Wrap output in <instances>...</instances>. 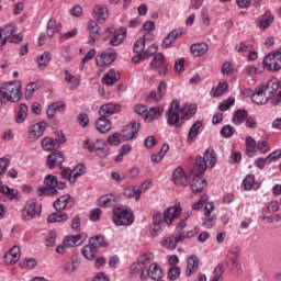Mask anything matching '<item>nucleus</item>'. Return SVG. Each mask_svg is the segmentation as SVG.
<instances>
[{"instance_id":"61","label":"nucleus","mask_w":281,"mask_h":281,"mask_svg":"<svg viewBox=\"0 0 281 281\" xmlns=\"http://www.w3.org/2000/svg\"><path fill=\"white\" fill-rule=\"evenodd\" d=\"M216 222L215 215H205L204 222L202 223L203 227L206 229H211Z\"/></svg>"},{"instance_id":"48","label":"nucleus","mask_w":281,"mask_h":281,"mask_svg":"<svg viewBox=\"0 0 281 281\" xmlns=\"http://www.w3.org/2000/svg\"><path fill=\"white\" fill-rule=\"evenodd\" d=\"M228 89V85L226 82H220L217 87L212 88L211 95L212 98H220V95H224Z\"/></svg>"},{"instance_id":"7","label":"nucleus","mask_w":281,"mask_h":281,"mask_svg":"<svg viewBox=\"0 0 281 281\" xmlns=\"http://www.w3.org/2000/svg\"><path fill=\"white\" fill-rule=\"evenodd\" d=\"M263 67L269 71H278L281 69V48L274 53L268 54L263 58Z\"/></svg>"},{"instance_id":"26","label":"nucleus","mask_w":281,"mask_h":281,"mask_svg":"<svg viewBox=\"0 0 281 281\" xmlns=\"http://www.w3.org/2000/svg\"><path fill=\"white\" fill-rule=\"evenodd\" d=\"M147 276L153 281H159L164 277V270L157 262H153L149 266V269L147 271Z\"/></svg>"},{"instance_id":"13","label":"nucleus","mask_w":281,"mask_h":281,"mask_svg":"<svg viewBox=\"0 0 281 281\" xmlns=\"http://www.w3.org/2000/svg\"><path fill=\"white\" fill-rule=\"evenodd\" d=\"M142 115L143 120L146 124H150V122H155V120H159L161 115H164V110L160 108H148L146 105H142Z\"/></svg>"},{"instance_id":"19","label":"nucleus","mask_w":281,"mask_h":281,"mask_svg":"<svg viewBox=\"0 0 281 281\" xmlns=\"http://www.w3.org/2000/svg\"><path fill=\"white\" fill-rule=\"evenodd\" d=\"M171 181H173L175 186H188V175L181 167H177L171 176Z\"/></svg>"},{"instance_id":"23","label":"nucleus","mask_w":281,"mask_h":281,"mask_svg":"<svg viewBox=\"0 0 281 281\" xmlns=\"http://www.w3.org/2000/svg\"><path fill=\"white\" fill-rule=\"evenodd\" d=\"M44 186H46V188H54L55 190H65V188H67L66 182H58V177L53 175H47L44 178Z\"/></svg>"},{"instance_id":"10","label":"nucleus","mask_w":281,"mask_h":281,"mask_svg":"<svg viewBox=\"0 0 281 281\" xmlns=\"http://www.w3.org/2000/svg\"><path fill=\"white\" fill-rule=\"evenodd\" d=\"M87 173V167L83 164L77 165L72 170L70 168H65L61 171L63 179H67L69 183H76L78 177Z\"/></svg>"},{"instance_id":"18","label":"nucleus","mask_w":281,"mask_h":281,"mask_svg":"<svg viewBox=\"0 0 281 281\" xmlns=\"http://www.w3.org/2000/svg\"><path fill=\"white\" fill-rule=\"evenodd\" d=\"M120 111H122V105L106 103L99 109V115L102 117H111V115H115V113H120Z\"/></svg>"},{"instance_id":"24","label":"nucleus","mask_w":281,"mask_h":281,"mask_svg":"<svg viewBox=\"0 0 281 281\" xmlns=\"http://www.w3.org/2000/svg\"><path fill=\"white\" fill-rule=\"evenodd\" d=\"M117 80H120V71L110 69L106 74L103 75L101 82L106 87H113Z\"/></svg>"},{"instance_id":"33","label":"nucleus","mask_w":281,"mask_h":281,"mask_svg":"<svg viewBox=\"0 0 281 281\" xmlns=\"http://www.w3.org/2000/svg\"><path fill=\"white\" fill-rule=\"evenodd\" d=\"M273 15L270 11H267L258 19V26L260 30H266L270 26V24L273 22Z\"/></svg>"},{"instance_id":"51","label":"nucleus","mask_w":281,"mask_h":281,"mask_svg":"<svg viewBox=\"0 0 281 281\" xmlns=\"http://www.w3.org/2000/svg\"><path fill=\"white\" fill-rule=\"evenodd\" d=\"M115 203V195L113 194H108V195H102L99 199V205L100 207H111Z\"/></svg>"},{"instance_id":"16","label":"nucleus","mask_w":281,"mask_h":281,"mask_svg":"<svg viewBox=\"0 0 281 281\" xmlns=\"http://www.w3.org/2000/svg\"><path fill=\"white\" fill-rule=\"evenodd\" d=\"M53 206L57 212H63V210H70V207H74V198L69 194L61 195L59 199H57Z\"/></svg>"},{"instance_id":"1","label":"nucleus","mask_w":281,"mask_h":281,"mask_svg":"<svg viewBox=\"0 0 281 281\" xmlns=\"http://www.w3.org/2000/svg\"><path fill=\"white\" fill-rule=\"evenodd\" d=\"M216 164V155L215 151L211 148H207L203 155V157L198 156L195 158V166H198V171L191 170L192 175H194L191 181V190L193 193H199L206 188V180L202 179L200 175L205 172L206 168H214Z\"/></svg>"},{"instance_id":"14","label":"nucleus","mask_w":281,"mask_h":281,"mask_svg":"<svg viewBox=\"0 0 281 281\" xmlns=\"http://www.w3.org/2000/svg\"><path fill=\"white\" fill-rule=\"evenodd\" d=\"M183 241H186V239H183V235L180 234H173L167 238L164 239V241L161 243V246L164 249L167 250H175L177 249V246L179 244H183Z\"/></svg>"},{"instance_id":"35","label":"nucleus","mask_w":281,"mask_h":281,"mask_svg":"<svg viewBox=\"0 0 281 281\" xmlns=\"http://www.w3.org/2000/svg\"><path fill=\"white\" fill-rule=\"evenodd\" d=\"M203 126V122L202 121H195L188 133V142L192 143L194 142V139H196L198 135H199V131L200 128Z\"/></svg>"},{"instance_id":"40","label":"nucleus","mask_w":281,"mask_h":281,"mask_svg":"<svg viewBox=\"0 0 281 281\" xmlns=\"http://www.w3.org/2000/svg\"><path fill=\"white\" fill-rule=\"evenodd\" d=\"M123 194L124 196H127V199H135L136 201H139L142 190L137 189L136 187H127L124 189Z\"/></svg>"},{"instance_id":"63","label":"nucleus","mask_w":281,"mask_h":281,"mask_svg":"<svg viewBox=\"0 0 281 281\" xmlns=\"http://www.w3.org/2000/svg\"><path fill=\"white\" fill-rule=\"evenodd\" d=\"M235 133V130L231 125H225L221 130L222 137H232Z\"/></svg>"},{"instance_id":"34","label":"nucleus","mask_w":281,"mask_h":281,"mask_svg":"<svg viewBox=\"0 0 281 281\" xmlns=\"http://www.w3.org/2000/svg\"><path fill=\"white\" fill-rule=\"evenodd\" d=\"M181 35H183V31H181V30H173V31H171V32L166 36V38L162 41V46H164L165 48L170 47V45L177 41V37H179V36H181Z\"/></svg>"},{"instance_id":"47","label":"nucleus","mask_w":281,"mask_h":281,"mask_svg":"<svg viewBox=\"0 0 281 281\" xmlns=\"http://www.w3.org/2000/svg\"><path fill=\"white\" fill-rule=\"evenodd\" d=\"M159 47L155 44H151L147 49H146V44H143V54H142V59H148L151 56L157 55V50Z\"/></svg>"},{"instance_id":"56","label":"nucleus","mask_w":281,"mask_h":281,"mask_svg":"<svg viewBox=\"0 0 281 281\" xmlns=\"http://www.w3.org/2000/svg\"><path fill=\"white\" fill-rule=\"evenodd\" d=\"M36 265L37 262H36V259L34 258H25L20 262L21 269H26V270L34 269Z\"/></svg>"},{"instance_id":"46","label":"nucleus","mask_w":281,"mask_h":281,"mask_svg":"<svg viewBox=\"0 0 281 281\" xmlns=\"http://www.w3.org/2000/svg\"><path fill=\"white\" fill-rule=\"evenodd\" d=\"M1 193L4 194L5 196H8V199H10V201H14V199H19V190L12 189V188L8 187L7 184H3L1 187Z\"/></svg>"},{"instance_id":"41","label":"nucleus","mask_w":281,"mask_h":281,"mask_svg":"<svg viewBox=\"0 0 281 281\" xmlns=\"http://www.w3.org/2000/svg\"><path fill=\"white\" fill-rule=\"evenodd\" d=\"M81 254L87 260H95V254H98V250L97 248L88 244L83 246V248L81 249Z\"/></svg>"},{"instance_id":"8","label":"nucleus","mask_w":281,"mask_h":281,"mask_svg":"<svg viewBox=\"0 0 281 281\" xmlns=\"http://www.w3.org/2000/svg\"><path fill=\"white\" fill-rule=\"evenodd\" d=\"M85 148H88L89 153H95L98 157H101V159H104L109 153L106 151V142L102 138L97 139V144H100V146H95V143L89 138H86L85 142Z\"/></svg>"},{"instance_id":"22","label":"nucleus","mask_w":281,"mask_h":281,"mask_svg":"<svg viewBox=\"0 0 281 281\" xmlns=\"http://www.w3.org/2000/svg\"><path fill=\"white\" fill-rule=\"evenodd\" d=\"M14 32H16V24H8L3 29H0V47H3L8 43Z\"/></svg>"},{"instance_id":"12","label":"nucleus","mask_w":281,"mask_h":281,"mask_svg":"<svg viewBox=\"0 0 281 281\" xmlns=\"http://www.w3.org/2000/svg\"><path fill=\"white\" fill-rule=\"evenodd\" d=\"M140 124L133 121L125 125L122 130V140L130 142V139H136L139 133Z\"/></svg>"},{"instance_id":"43","label":"nucleus","mask_w":281,"mask_h":281,"mask_svg":"<svg viewBox=\"0 0 281 281\" xmlns=\"http://www.w3.org/2000/svg\"><path fill=\"white\" fill-rule=\"evenodd\" d=\"M257 144L256 140L251 136L246 137V155L252 157L256 155Z\"/></svg>"},{"instance_id":"32","label":"nucleus","mask_w":281,"mask_h":281,"mask_svg":"<svg viewBox=\"0 0 281 281\" xmlns=\"http://www.w3.org/2000/svg\"><path fill=\"white\" fill-rule=\"evenodd\" d=\"M63 30V24L57 23L55 19H50L47 22V29L46 33L49 38L54 37V34H60V31Z\"/></svg>"},{"instance_id":"9","label":"nucleus","mask_w":281,"mask_h":281,"mask_svg":"<svg viewBox=\"0 0 281 281\" xmlns=\"http://www.w3.org/2000/svg\"><path fill=\"white\" fill-rule=\"evenodd\" d=\"M149 67L157 70L160 76L168 75V60H166V55L162 53L156 54L151 59Z\"/></svg>"},{"instance_id":"3","label":"nucleus","mask_w":281,"mask_h":281,"mask_svg":"<svg viewBox=\"0 0 281 281\" xmlns=\"http://www.w3.org/2000/svg\"><path fill=\"white\" fill-rule=\"evenodd\" d=\"M21 89L22 86L19 80L4 82L0 87V98H3L7 102H19L23 98V91Z\"/></svg>"},{"instance_id":"30","label":"nucleus","mask_w":281,"mask_h":281,"mask_svg":"<svg viewBox=\"0 0 281 281\" xmlns=\"http://www.w3.org/2000/svg\"><path fill=\"white\" fill-rule=\"evenodd\" d=\"M260 89H262V92L267 97L268 100H270L271 95H274L279 89V83L276 81H268L267 85L260 86Z\"/></svg>"},{"instance_id":"21","label":"nucleus","mask_w":281,"mask_h":281,"mask_svg":"<svg viewBox=\"0 0 281 281\" xmlns=\"http://www.w3.org/2000/svg\"><path fill=\"white\" fill-rule=\"evenodd\" d=\"M181 215V207L180 206H173L169 207L164 212V222L168 226L172 225V222H175V218L179 217Z\"/></svg>"},{"instance_id":"20","label":"nucleus","mask_w":281,"mask_h":281,"mask_svg":"<svg viewBox=\"0 0 281 281\" xmlns=\"http://www.w3.org/2000/svg\"><path fill=\"white\" fill-rule=\"evenodd\" d=\"M21 260V248L19 246H13L4 255V261L7 265H16Z\"/></svg>"},{"instance_id":"54","label":"nucleus","mask_w":281,"mask_h":281,"mask_svg":"<svg viewBox=\"0 0 281 281\" xmlns=\"http://www.w3.org/2000/svg\"><path fill=\"white\" fill-rule=\"evenodd\" d=\"M132 148L133 147L130 144L123 145L119 151V155L114 158V161L116 164H120V161H123L124 157H126V155H128V153H131Z\"/></svg>"},{"instance_id":"15","label":"nucleus","mask_w":281,"mask_h":281,"mask_svg":"<svg viewBox=\"0 0 281 281\" xmlns=\"http://www.w3.org/2000/svg\"><path fill=\"white\" fill-rule=\"evenodd\" d=\"M89 32L88 44L95 45L97 41H100V25L94 20H90L87 27Z\"/></svg>"},{"instance_id":"37","label":"nucleus","mask_w":281,"mask_h":281,"mask_svg":"<svg viewBox=\"0 0 281 281\" xmlns=\"http://www.w3.org/2000/svg\"><path fill=\"white\" fill-rule=\"evenodd\" d=\"M209 49L206 43H196L191 45L190 50L195 57L203 56Z\"/></svg>"},{"instance_id":"36","label":"nucleus","mask_w":281,"mask_h":281,"mask_svg":"<svg viewBox=\"0 0 281 281\" xmlns=\"http://www.w3.org/2000/svg\"><path fill=\"white\" fill-rule=\"evenodd\" d=\"M198 268H199V258L196 256H191L187 262V277L194 274Z\"/></svg>"},{"instance_id":"58","label":"nucleus","mask_w":281,"mask_h":281,"mask_svg":"<svg viewBox=\"0 0 281 281\" xmlns=\"http://www.w3.org/2000/svg\"><path fill=\"white\" fill-rule=\"evenodd\" d=\"M37 90H38V85L36 82L29 83L24 92L26 100H30V98L34 95V91H37Z\"/></svg>"},{"instance_id":"60","label":"nucleus","mask_w":281,"mask_h":281,"mask_svg":"<svg viewBox=\"0 0 281 281\" xmlns=\"http://www.w3.org/2000/svg\"><path fill=\"white\" fill-rule=\"evenodd\" d=\"M224 266L218 263L214 269V277L211 281H223Z\"/></svg>"},{"instance_id":"55","label":"nucleus","mask_w":281,"mask_h":281,"mask_svg":"<svg viewBox=\"0 0 281 281\" xmlns=\"http://www.w3.org/2000/svg\"><path fill=\"white\" fill-rule=\"evenodd\" d=\"M106 143L110 146H120V144H122V134L117 132L113 133L108 137Z\"/></svg>"},{"instance_id":"42","label":"nucleus","mask_w":281,"mask_h":281,"mask_svg":"<svg viewBox=\"0 0 281 281\" xmlns=\"http://www.w3.org/2000/svg\"><path fill=\"white\" fill-rule=\"evenodd\" d=\"M69 218V215L67 213H63L60 211H57L50 215H48L47 221L49 223H63Z\"/></svg>"},{"instance_id":"2","label":"nucleus","mask_w":281,"mask_h":281,"mask_svg":"<svg viewBox=\"0 0 281 281\" xmlns=\"http://www.w3.org/2000/svg\"><path fill=\"white\" fill-rule=\"evenodd\" d=\"M179 113H184L183 117L179 116ZM196 114V104H190L188 110L181 108V102L179 100H173L167 112V122L169 126H176L181 128L183 125L182 120H190L193 115Z\"/></svg>"},{"instance_id":"29","label":"nucleus","mask_w":281,"mask_h":281,"mask_svg":"<svg viewBox=\"0 0 281 281\" xmlns=\"http://www.w3.org/2000/svg\"><path fill=\"white\" fill-rule=\"evenodd\" d=\"M251 100L255 104H258V106H261L263 104H267L268 100L262 88L260 86H258L255 89V93H252L251 95Z\"/></svg>"},{"instance_id":"17","label":"nucleus","mask_w":281,"mask_h":281,"mask_svg":"<svg viewBox=\"0 0 281 281\" xmlns=\"http://www.w3.org/2000/svg\"><path fill=\"white\" fill-rule=\"evenodd\" d=\"M65 161V155L63 151H53L50 155L47 157V166L50 168V170H54L56 166L59 168H63V162Z\"/></svg>"},{"instance_id":"25","label":"nucleus","mask_w":281,"mask_h":281,"mask_svg":"<svg viewBox=\"0 0 281 281\" xmlns=\"http://www.w3.org/2000/svg\"><path fill=\"white\" fill-rule=\"evenodd\" d=\"M128 31L126 27H121L119 31H114V34L112 35V38L110 41V45L112 47H117V45H122L124 43V40L126 38V34Z\"/></svg>"},{"instance_id":"45","label":"nucleus","mask_w":281,"mask_h":281,"mask_svg":"<svg viewBox=\"0 0 281 281\" xmlns=\"http://www.w3.org/2000/svg\"><path fill=\"white\" fill-rule=\"evenodd\" d=\"M27 117V104L21 103L19 106L18 114L15 116L16 124H23Z\"/></svg>"},{"instance_id":"44","label":"nucleus","mask_w":281,"mask_h":281,"mask_svg":"<svg viewBox=\"0 0 281 281\" xmlns=\"http://www.w3.org/2000/svg\"><path fill=\"white\" fill-rule=\"evenodd\" d=\"M36 63L40 69H42V67H47L49 63H52V53L44 52L37 57Z\"/></svg>"},{"instance_id":"53","label":"nucleus","mask_w":281,"mask_h":281,"mask_svg":"<svg viewBox=\"0 0 281 281\" xmlns=\"http://www.w3.org/2000/svg\"><path fill=\"white\" fill-rule=\"evenodd\" d=\"M65 77L64 80L65 82H68L69 85H75L76 87H80V76H74L69 70H64Z\"/></svg>"},{"instance_id":"28","label":"nucleus","mask_w":281,"mask_h":281,"mask_svg":"<svg viewBox=\"0 0 281 281\" xmlns=\"http://www.w3.org/2000/svg\"><path fill=\"white\" fill-rule=\"evenodd\" d=\"M143 43H146V41H154L155 34H153V31H155V22L154 21H147L143 24Z\"/></svg>"},{"instance_id":"4","label":"nucleus","mask_w":281,"mask_h":281,"mask_svg":"<svg viewBox=\"0 0 281 281\" xmlns=\"http://www.w3.org/2000/svg\"><path fill=\"white\" fill-rule=\"evenodd\" d=\"M112 222L116 227H130L135 223V214L125 206H116L113 209Z\"/></svg>"},{"instance_id":"5","label":"nucleus","mask_w":281,"mask_h":281,"mask_svg":"<svg viewBox=\"0 0 281 281\" xmlns=\"http://www.w3.org/2000/svg\"><path fill=\"white\" fill-rule=\"evenodd\" d=\"M87 240V235L85 233H80L78 235H68L64 237L63 244L57 246V254H65V249H69L71 247H78V245H82V241Z\"/></svg>"},{"instance_id":"27","label":"nucleus","mask_w":281,"mask_h":281,"mask_svg":"<svg viewBox=\"0 0 281 281\" xmlns=\"http://www.w3.org/2000/svg\"><path fill=\"white\" fill-rule=\"evenodd\" d=\"M45 128H47L46 122L42 121V122L34 124L31 127L30 137H32V139H38V137H43V133H45Z\"/></svg>"},{"instance_id":"62","label":"nucleus","mask_w":281,"mask_h":281,"mask_svg":"<svg viewBox=\"0 0 281 281\" xmlns=\"http://www.w3.org/2000/svg\"><path fill=\"white\" fill-rule=\"evenodd\" d=\"M254 183H255V176L254 175H248L243 181V186H244L245 191H250Z\"/></svg>"},{"instance_id":"59","label":"nucleus","mask_w":281,"mask_h":281,"mask_svg":"<svg viewBox=\"0 0 281 281\" xmlns=\"http://www.w3.org/2000/svg\"><path fill=\"white\" fill-rule=\"evenodd\" d=\"M188 227V223L186 220H181L178 225L176 226V235H182L183 239L186 240V228Z\"/></svg>"},{"instance_id":"39","label":"nucleus","mask_w":281,"mask_h":281,"mask_svg":"<svg viewBox=\"0 0 281 281\" xmlns=\"http://www.w3.org/2000/svg\"><path fill=\"white\" fill-rule=\"evenodd\" d=\"M89 244L94 248V249H97V251H98V249H100V247H108V243H106V240L104 239V236H102V235H97V236H94V237H91L90 239H89Z\"/></svg>"},{"instance_id":"52","label":"nucleus","mask_w":281,"mask_h":281,"mask_svg":"<svg viewBox=\"0 0 281 281\" xmlns=\"http://www.w3.org/2000/svg\"><path fill=\"white\" fill-rule=\"evenodd\" d=\"M93 12L97 14L99 21H106V19H109V9L105 7L97 5Z\"/></svg>"},{"instance_id":"64","label":"nucleus","mask_w":281,"mask_h":281,"mask_svg":"<svg viewBox=\"0 0 281 281\" xmlns=\"http://www.w3.org/2000/svg\"><path fill=\"white\" fill-rule=\"evenodd\" d=\"M233 70H234V67H233L232 63H229V61L224 63L221 68V72L223 74V76L232 75Z\"/></svg>"},{"instance_id":"50","label":"nucleus","mask_w":281,"mask_h":281,"mask_svg":"<svg viewBox=\"0 0 281 281\" xmlns=\"http://www.w3.org/2000/svg\"><path fill=\"white\" fill-rule=\"evenodd\" d=\"M248 112L246 110H237L233 122L236 126H240L247 120Z\"/></svg>"},{"instance_id":"38","label":"nucleus","mask_w":281,"mask_h":281,"mask_svg":"<svg viewBox=\"0 0 281 281\" xmlns=\"http://www.w3.org/2000/svg\"><path fill=\"white\" fill-rule=\"evenodd\" d=\"M42 148L47 153L56 150V148H58V140H54V138L46 136L42 139Z\"/></svg>"},{"instance_id":"6","label":"nucleus","mask_w":281,"mask_h":281,"mask_svg":"<svg viewBox=\"0 0 281 281\" xmlns=\"http://www.w3.org/2000/svg\"><path fill=\"white\" fill-rule=\"evenodd\" d=\"M117 59V52L113 48H108L95 56L97 67H111Z\"/></svg>"},{"instance_id":"11","label":"nucleus","mask_w":281,"mask_h":281,"mask_svg":"<svg viewBox=\"0 0 281 281\" xmlns=\"http://www.w3.org/2000/svg\"><path fill=\"white\" fill-rule=\"evenodd\" d=\"M42 205L38 204L36 199H31L26 202L23 209V216L26 221H32V218H36V216H41Z\"/></svg>"},{"instance_id":"31","label":"nucleus","mask_w":281,"mask_h":281,"mask_svg":"<svg viewBox=\"0 0 281 281\" xmlns=\"http://www.w3.org/2000/svg\"><path fill=\"white\" fill-rule=\"evenodd\" d=\"M95 128L99 133H109L112 128V123L105 116H100L95 122Z\"/></svg>"},{"instance_id":"49","label":"nucleus","mask_w":281,"mask_h":281,"mask_svg":"<svg viewBox=\"0 0 281 281\" xmlns=\"http://www.w3.org/2000/svg\"><path fill=\"white\" fill-rule=\"evenodd\" d=\"M56 194H58V189L49 188V187L37 188V196H54Z\"/></svg>"},{"instance_id":"57","label":"nucleus","mask_w":281,"mask_h":281,"mask_svg":"<svg viewBox=\"0 0 281 281\" xmlns=\"http://www.w3.org/2000/svg\"><path fill=\"white\" fill-rule=\"evenodd\" d=\"M147 104L159 103L161 102V93H157V91L153 90L147 97H146Z\"/></svg>"}]
</instances>
